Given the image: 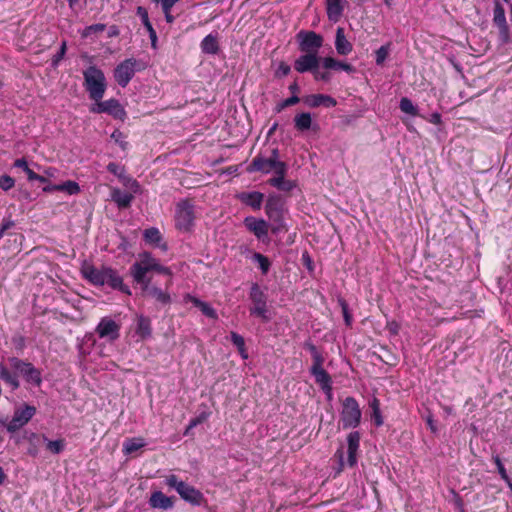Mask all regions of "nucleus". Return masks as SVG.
Instances as JSON below:
<instances>
[{
	"label": "nucleus",
	"instance_id": "obj_1",
	"mask_svg": "<svg viewBox=\"0 0 512 512\" xmlns=\"http://www.w3.org/2000/svg\"><path fill=\"white\" fill-rule=\"evenodd\" d=\"M82 273L85 279L96 286L108 285L112 289H117L126 293L131 294L128 286L123 284L121 276L116 270L109 267L97 268L92 265H87L82 269Z\"/></svg>",
	"mask_w": 512,
	"mask_h": 512
},
{
	"label": "nucleus",
	"instance_id": "obj_2",
	"mask_svg": "<svg viewBox=\"0 0 512 512\" xmlns=\"http://www.w3.org/2000/svg\"><path fill=\"white\" fill-rule=\"evenodd\" d=\"M83 78V86L89 98L93 101L102 100L107 89V81L103 71L95 65H91L83 71Z\"/></svg>",
	"mask_w": 512,
	"mask_h": 512
},
{
	"label": "nucleus",
	"instance_id": "obj_3",
	"mask_svg": "<svg viewBox=\"0 0 512 512\" xmlns=\"http://www.w3.org/2000/svg\"><path fill=\"white\" fill-rule=\"evenodd\" d=\"M164 482L170 489L175 490L181 499L192 506H201L205 502V497L200 490L179 479L175 474L167 475Z\"/></svg>",
	"mask_w": 512,
	"mask_h": 512
},
{
	"label": "nucleus",
	"instance_id": "obj_4",
	"mask_svg": "<svg viewBox=\"0 0 512 512\" xmlns=\"http://www.w3.org/2000/svg\"><path fill=\"white\" fill-rule=\"evenodd\" d=\"M196 219L195 205L188 199H182L175 205V228L182 232H191Z\"/></svg>",
	"mask_w": 512,
	"mask_h": 512
},
{
	"label": "nucleus",
	"instance_id": "obj_5",
	"mask_svg": "<svg viewBox=\"0 0 512 512\" xmlns=\"http://www.w3.org/2000/svg\"><path fill=\"white\" fill-rule=\"evenodd\" d=\"M278 149H273L272 155L269 158L263 156H256L248 167V172H261L263 174H269L273 172L277 174H286L287 164L279 159Z\"/></svg>",
	"mask_w": 512,
	"mask_h": 512
},
{
	"label": "nucleus",
	"instance_id": "obj_6",
	"mask_svg": "<svg viewBox=\"0 0 512 512\" xmlns=\"http://www.w3.org/2000/svg\"><path fill=\"white\" fill-rule=\"evenodd\" d=\"M362 412L357 400L354 397H346L342 402L340 422L343 429H354L361 422Z\"/></svg>",
	"mask_w": 512,
	"mask_h": 512
},
{
	"label": "nucleus",
	"instance_id": "obj_7",
	"mask_svg": "<svg viewBox=\"0 0 512 512\" xmlns=\"http://www.w3.org/2000/svg\"><path fill=\"white\" fill-rule=\"evenodd\" d=\"M139 62L134 58H128L120 62L114 69V78L119 86L125 88L139 71Z\"/></svg>",
	"mask_w": 512,
	"mask_h": 512
},
{
	"label": "nucleus",
	"instance_id": "obj_8",
	"mask_svg": "<svg viewBox=\"0 0 512 512\" xmlns=\"http://www.w3.org/2000/svg\"><path fill=\"white\" fill-rule=\"evenodd\" d=\"M296 39L299 50L303 53L317 54L323 45V37L314 31L301 30L297 33Z\"/></svg>",
	"mask_w": 512,
	"mask_h": 512
},
{
	"label": "nucleus",
	"instance_id": "obj_9",
	"mask_svg": "<svg viewBox=\"0 0 512 512\" xmlns=\"http://www.w3.org/2000/svg\"><path fill=\"white\" fill-rule=\"evenodd\" d=\"M36 414V408L32 405L24 404L15 409L12 419L6 424V429L14 433L24 427Z\"/></svg>",
	"mask_w": 512,
	"mask_h": 512
},
{
	"label": "nucleus",
	"instance_id": "obj_10",
	"mask_svg": "<svg viewBox=\"0 0 512 512\" xmlns=\"http://www.w3.org/2000/svg\"><path fill=\"white\" fill-rule=\"evenodd\" d=\"M9 362L11 367L21 374L28 383L40 386L42 382L41 373L31 363L25 362L16 357L10 358Z\"/></svg>",
	"mask_w": 512,
	"mask_h": 512
},
{
	"label": "nucleus",
	"instance_id": "obj_11",
	"mask_svg": "<svg viewBox=\"0 0 512 512\" xmlns=\"http://www.w3.org/2000/svg\"><path fill=\"white\" fill-rule=\"evenodd\" d=\"M91 106L92 113H107L115 119L124 120L126 111L117 99H108L106 101L98 100Z\"/></svg>",
	"mask_w": 512,
	"mask_h": 512
},
{
	"label": "nucleus",
	"instance_id": "obj_12",
	"mask_svg": "<svg viewBox=\"0 0 512 512\" xmlns=\"http://www.w3.org/2000/svg\"><path fill=\"white\" fill-rule=\"evenodd\" d=\"M250 299L253 307L250 309L252 315H256L264 321H268L267 297L258 284H253L250 289Z\"/></svg>",
	"mask_w": 512,
	"mask_h": 512
},
{
	"label": "nucleus",
	"instance_id": "obj_13",
	"mask_svg": "<svg viewBox=\"0 0 512 512\" xmlns=\"http://www.w3.org/2000/svg\"><path fill=\"white\" fill-rule=\"evenodd\" d=\"M493 25L497 27L501 44L510 41V30L506 20L505 10L499 1H495L493 8Z\"/></svg>",
	"mask_w": 512,
	"mask_h": 512
},
{
	"label": "nucleus",
	"instance_id": "obj_14",
	"mask_svg": "<svg viewBox=\"0 0 512 512\" xmlns=\"http://www.w3.org/2000/svg\"><path fill=\"white\" fill-rule=\"evenodd\" d=\"M95 331L99 338L113 342L119 338L120 324L110 317H103L96 326Z\"/></svg>",
	"mask_w": 512,
	"mask_h": 512
},
{
	"label": "nucleus",
	"instance_id": "obj_15",
	"mask_svg": "<svg viewBox=\"0 0 512 512\" xmlns=\"http://www.w3.org/2000/svg\"><path fill=\"white\" fill-rule=\"evenodd\" d=\"M319 57L315 53H304L300 55L294 62V69L298 73H306L314 71L319 67Z\"/></svg>",
	"mask_w": 512,
	"mask_h": 512
},
{
	"label": "nucleus",
	"instance_id": "obj_16",
	"mask_svg": "<svg viewBox=\"0 0 512 512\" xmlns=\"http://www.w3.org/2000/svg\"><path fill=\"white\" fill-rule=\"evenodd\" d=\"M360 433L358 431L350 432L347 436V461L349 467L357 464V453L360 447Z\"/></svg>",
	"mask_w": 512,
	"mask_h": 512
},
{
	"label": "nucleus",
	"instance_id": "obj_17",
	"mask_svg": "<svg viewBox=\"0 0 512 512\" xmlns=\"http://www.w3.org/2000/svg\"><path fill=\"white\" fill-rule=\"evenodd\" d=\"M310 373L314 377L315 382L321 387V389L328 396V398H331L332 380L330 375L325 371V369H310Z\"/></svg>",
	"mask_w": 512,
	"mask_h": 512
},
{
	"label": "nucleus",
	"instance_id": "obj_18",
	"mask_svg": "<svg viewBox=\"0 0 512 512\" xmlns=\"http://www.w3.org/2000/svg\"><path fill=\"white\" fill-rule=\"evenodd\" d=\"M246 227L258 238L262 239L268 235V223L263 219L246 217L244 221Z\"/></svg>",
	"mask_w": 512,
	"mask_h": 512
},
{
	"label": "nucleus",
	"instance_id": "obj_19",
	"mask_svg": "<svg viewBox=\"0 0 512 512\" xmlns=\"http://www.w3.org/2000/svg\"><path fill=\"white\" fill-rule=\"evenodd\" d=\"M143 238L149 245L158 247L164 252L168 250V245L163 242L162 234L156 227L145 229L143 232Z\"/></svg>",
	"mask_w": 512,
	"mask_h": 512
},
{
	"label": "nucleus",
	"instance_id": "obj_20",
	"mask_svg": "<svg viewBox=\"0 0 512 512\" xmlns=\"http://www.w3.org/2000/svg\"><path fill=\"white\" fill-rule=\"evenodd\" d=\"M304 103L311 108L319 106L334 107L337 105V101L333 97L325 94L308 95L304 98Z\"/></svg>",
	"mask_w": 512,
	"mask_h": 512
},
{
	"label": "nucleus",
	"instance_id": "obj_21",
	"mask_svg": "<svg viewBox=\"0 0 512 512\" xmlns=\"http://www.w3.org/2000/svg\"><path fill=\"white\" fill-rule=\"evenodd\" d=\"M149 505L152 508L169 510L174 506V502L171 497L166 496L163 492L155 491L149 498Z\"/></svg>",
	"mask_w": 512,
	"mask_h": 512
},
{
	"label": "nucleus",
	"instance_id": "obj_22",
	"mask_svg": "<svg viewBox=\"0 0 512 512\" xmlns=\"http://www.w3.org/2000/svg\"><path fill=\"white\" fill-rule=\"evenodd\" d=\"M150 272L148 268L143 265L139 260L135 262L130 268V274L134 281L142 285V289H148L150 281L146 279V274Z\"/></svg>",
	"mask_w": 512,
	"mask_h": 512
},
{
	"label": "nucleus",
	"instance_id": "obj_23",
	"mask_svg": "<svg viewBox=\"0 0 512 512\" xmlns=\"http://www.w3.org/2000/svg\"><path fill=\"white\" fill-rule=\"evenodd\" d=\"M238 199L247 206H250L254 210H259L262 206L264 195L260 192H242L238 196Z\"/></svg>",
	"mask_w": 512,
	"mask_h": 512
},
{
	"label": "nucleus",
	"instance_id": "obj_24",
	"mask_svg": "<svg viewBox=\"0 0 512 512\" xmlns=\"http://www.w3.org/2000/svg\"><path fill=\"white\" fill-rule=\"evenodd\" d=\"M335 48L339 55H348L351 53L353 46L352 44L347 40L344 29L342 27H338L336 30V37H335Z\"/></svg>",
	"mask_w": 512,
	"mask_h": 512
},
{
	"label": "nucleus",
	"instance_id": "obj_25",
	"mask_svg": "<svg viewBox=\"0 0 512 512\" xmlns=\"http://www.w3.org/2000/svg\"><path fill=\"white\" fill-rule=\"evenodd\" d=\"M185 301L191 302L195 307L199 308L205 316H207L211 319H217L218 315H217L216 310L212 306H210L207 302H204L190 294H187L185 296Z\"/></svg>",
	"mask_w": 512,
	"mask_h": 512
},
{
	"label": "nucleus",
	"instance_id": "obj_26",
	"mask_svg": "<svg viewBox=\"0 0 512 512\" xmlns=\"http://www.w3.org/2000/svg\"><path fill=\"white\" fill-rule=\"evenodd\" d=\"M204 54L215 55L219 51L218 34L210 33L203 38L200 44Z\"/></svg>",
	"mask_w": 512,
	"mask_h": 512
},
{
	"label": "nucleus",
	"instance_id": "obj_27",
	"mask_svg": "<svg viewBox=\"0 0 512 512\" xmlns=\"http://www.w3.org/2000/svg\"><path fill=\"white\" fill-rule=\"evenodd\" d=\"M321 64L322 67L327 70H343L347 73H353L355 71L352 65L338 61L333 57H324Z\"/></svg>",
	"mask_w": 512,
	"mask_h": 512
},
{
	"label": "nucleus",
	"instance_id": "obj_28",
	"mask_svg": "<svg viewBox=\"0 0 512 512\" xmlns=\"http://www.w3.org/2000/svg\"><path fill=\"white\" fill-rule=\"evenodd\" d=\"M285 175L286 174H277L269 179L268 183L278 190L285 192L291 191L296 187V183L291 180H286Z\"/></svg>",
	"mask_w": 512,
	"mask_h": 512
},
{
	"label": "nucleus",
	"instance_id": "obj_29",
	"mask_svg": "<svg viewBox=\"0 0 512 512\" xmlns=\"http://www.w3.org/2000/svg\"><path fill=\"white\" fill-rule=\"evenodd\" d=\"M327 16L332 22H337L342 16L343 5L341 0H327Z\"/></svg>",
	"mask_w": 512,
	"mask_h": 512
},
{
	"label": "nucleus",
	"instance_id": "obj_30",
	"mask_svg": "<svg viewBox=\"0 0 512 512\" xmlns=\"http://www.w3.org/2000/svg\"><path fill=\"white\" fill-rule=\"evenodd\" d=\"M312 123V116L308 112L296 114L294 117L295 129L301 133L309 130L312 127Z\"/></svg>",
	"mask_w": 512,
	"mask_h": 512
},
{
	"label": "nucleus",
	"instance_id": "obj_31",
	"mask_svg": "<svg viewBox=\"0 0 512 512\" xmlns=\"http://www.w3.org/2000/svg\"><path fill=\"white\" fill-rule=\"evenodd\" d=\"M111 199L114 201L119 208H127L130 206L133 196L130 193L123 192L118 188H114L111 191Z\"/></svg>",
	"mask_w": 512,
	"mask_h": 512
},
{
	"label": "nucleus",
	"instance_id": "obj_32",
	"mask_svg": "<svg viewBox=\"0 0 512 512\" xmlns=\"http://www.w3.org/2000/svg\"><path fill=\"white\" fill-rule=\"evenodd\" d=\"M136 334L141 340L149 338L152 334L151 321L149 318L140 315L137 319Z\"/></svg>",
	"mask_w": 512,
	"mask_h": 512
},
{
	"label": "nucleus",
	"instance_id": "obj_33",
	"mask_svg": "<svg viewBox=\"0 0 512 512\" xmlns=\"http://www.w3.org/2000/svg\"><path fill=\"white\" fill-rule=\"evenodd\" d=\"M143 291L147 292L149 296L161 304H168L171 301L169 293L156 286H150V283L148 284V289H143Z\"/></svg>",
	"mask_w": 512,
	"mask_h": 512
},
{
	"label": "nucleus",
	"instance_id": "obj_34",
	"mask_svg": "<svg viewBox=\"0 0 512 512\" xmlns=\"http://www.w3.org/2000/svg\"><path fill=\"white\" fill-rule=\"evenodd\" d=\"M145 445L146 442L142 437L129 438L123 443V452L128 455L143 448Z\"/></svg>",
	"mask_w": 512,
	"mask_h": 512
},
{
	"label": "nucleus",
	"instance_id": "obj_35",
	"mask_svg": "<svg viewBox=\"0 0 512 512\" xmlns=\"http://www.w3.org/2000/svg\"><path fill=\"white\" fill-rule=\"evenodd\" d=\"M43 441L46 444V449L52 454H60L64 451L66 442L64 439L50 440L47 436H42Z\"/></svg>",
	"mask_w": 512,
	"mask_h": 512
},
{
	"label": "nucleus",
	"instance_id": "obj_36",
	"mask_svg": "<svg viewBox=\"0 0 512 512\" xmlns=\"http://www.w3.org/2000/svg\"><path fill=\"white\" fill-rule=\"evenodd\" d=\"M399 107H400V110L405 114H408L411 116L418 115V107L416 105H414L413 102L407 97L401 98Z\"/></svg>",
	"mask_w": 512,
	"mask_h": 512
},
{
	"label": "nucleus",
	"instance_id": "obj_37",
	"mask_svg": "<svg viewBox=\"0 0 512 512\" xmlns=\"http://www.w3.org/2000/svg\"><path fill=\"white\" fill-rule=\"evenodd\" d=\"M59 191L65 192L68 195H76L80 192V186L77 182L68 180L58 184Z\"/></svg>",
	"mask_w": 512,
	"mask_h": 512
},
{
	"label": "nucleus",
	"instance_id": "obj_38",
	"mask_svg": "<svg viewBox=\"0 0 512 512\" xmlns=\"http://www.w3.org/2000/svg\"><path fill=\"white\" fill-rule=\"evenodd\" d=\"M139 261L145 265L149 271H153L158 260L150 252H142L138 256Z\"/></svg>",
	"mask_w": 512,
	"mask_h": 512
},
{
	"label": "nucleus",
	"instance_id": "obj_39",
	"mask_svg": "<svg viewBox=\"0 0 512 512\" xmlns=\"http://www.w3.org/2000/svg\"><path fill=\"white\" fill-rule=\"evenodd\" d=\"M252 259L259 265L262 273L267 274L270 268V262L268 258L260 253H254Z\"/></svg>",
	"mask_w": 512,
	"mask_h": 512
},
{
	"label": "nucleus",
	"instance_id": "obj_40",
	"mask_svg": "<svg viewBox=\"0 0 512 512\" xmlns=\"http://www.w3.org/2000/svg\"><path fill=\"white\" fill-rule=\"evenodd\" d=\"M107 170L114 174L116 177H118L120 180L125 181L127 179L125 168L122 165H119L117 163L111 162L107 166Z\"/></svg>",
	"mask_w": 512,
	"mask_h": 512
},
{
	"label": "nucleus",
	"instance_id": "obj_41",
	"mask_svg": "<svg viewBox=\"0 0 512 512\" xmlns=\"http://www.w3.org/2000/svg\"><path fill=\"white\" fill-rule=\"evenodd\" d=\"M493 460L497 466L498 473L500 474L501 478L512 488V480L507 474V471L498 455H495L493 457Z\"/></svg>",
	"mask_w": 512,
	"mask_h": 512
},
{
	"label": "nucleus",
	"instance_id": "obj_42",
	"mask_svg": "<svg viewBox=\"0 0 512 512\" xmlns=\"http://www.w3.org/2000/svg\"><path fill=\"white\" fill-rule=\"evenodd\" d=\"M390 53V44L382 45L379 49L375 52V61L377 65H382L385 60L387 59L388 55Z\"/></svg>",
	"mask_w": 512,
	"mask_h": 512
},
{
	"label": "nucleus",
	"instance_id": "obj_43",
	"mask_svg": "<svg viewBox=\"0 0 512 512\" xmlns=\"http://www.w3.org/2000/svg\"><path fill=\"white\" fill-rule=\"evenodd\" d=\"M106 29L105 24H93L90 26H87L81 33L83 38H88L92 34L103 32Z\"/></svg>",
	"mask_w": 512,
	"mask_h": 512
},
{
	"label": "nucleus",
	"instance_id": "obj_44",
	"mask_svg": "<svg viewBox=\"0 0 512 512\" xmlns=\"http://www.w3.org/2000/svg\"><path fill=\"white\" fill-rule=\"evenodd\" d=\"M136 14L137 16L140 18L143 26L147 29L148 27H151L152 24L149 20V15H148V11L146 8L142 7V6H138L137 9H136Z\"/></svg>",
	"mask_w": 512,
	"mask_h": 512
},
{
	"label": "nucleus",
	"instance_id": "obj_45",
	"mask_svg": "<svg viewBox=\"0 0 512 512\" xmlns=\"http://www.w3.org/2000/svg\"><path fill=\"white\" fill-rule=\"evenodd\" d=\"M5 383H7L13 390L17 389L20 385L18 378L16 375L10 373L8 370L1 378Z\"/></svg>",
	"mask_w": 512,
	"mask_h": 512
},
{
	"label": "nucleus",
	"instance_id": "obj_46",
	"mask_svg": "<svg viewBox=\"0 0 512 512\" xmlns=\"http://www.w3.org/2000/svg\"><path fill=\"white\" fill-rule=\"evenodd\" d=\"M66 50H67V44H66V41H63L61 43L59 51L52 58V65L54 67H57L59 62L64 58V56L66 54Z\"/></svg>",
	"mask_w": 512,
	"mask_h": 512
},
{
	"label": "nucleus",
	"instance_id": "obj_47",
	"mask_svg": "<svg viewBox=\"0 0 512 512\" xmlns=\"http://www.w3.org/2000/svg\"><path fill=\"white\" fill-rule=\"evenodd\" d=\"M111 138L123 149L127 148L128 143L125 141V136L120 130H115L111 134Z\"/></svg>",
	"mask_w": 512,
	"mask_h": 512
},
{
	"label": "nucleus",
	"instance_id": "obj_48",
	"mask_svg": "<svg viewBox=\"0 0 512 512\" xmlns=\"http://www.w3.org/2000/svg\"><path fill=\"white\" fill-rule=\"evenodd\" d=\"M15 185V181L12 177L8 175H3L0 177V188H2L4 191H8L11 188H13Z\"/></svg>",
	"mask_w": 512,
	"mask_h": 512
},
{
	"label": "nucleus",
	"instance_id": "obj_49",
	"mask_svg": "<svg viewBox=\"0 0 512 512\" xmlns=\"http://www.w3.org/2000/svg\"><path fill=\"white\" fill-rule=\"evenodd\" d=\"M230 338L231 342L236 346L237 349L245 346V340L240 334L236 332H231Z\"/></svg>",
	"mask_w": 512,
	"mask_h": 512
},
{
	"label": "nucleus",
	"instance_id": "obj_50",
	"mask_svg": "<svg viewBox=\"0 0 512 512\" xmlns=\"http://www.w3.org/2000/svg\"><path fill=\"white\" fill-rule=\"evenodd\" d=\"M312 359H313V364H312L310 369H320V368H323V364L325 362V358H324V356L322 355L321 352H319L318 354L313 356Z\"/></svg>",
	"mask_w": 512,
	"mask_h": 512
},
{
	"label": "nucleus",
	"instance_id": "obj_51",
	"mask_svg": "<svg viewBox=\"0 0 512 512\" xmlns=\"http://www.w3.org/2000/svg\"><path fill=\"white\" fill-rule=\"evenodd\" d=\"M314 79L317 81L328 82L331 79V75L329 72H322L319 70V67L313 73Z\"/></svg>",
	"mask_w": 512,
	"mask_h": 512
},
{
	"label": "nucleus",
	"instance_id": "obj_52",
	"mask_svg": "<svg viewBox=\"0 0 512 512\" xmlns=\"http://www.w3.org/2000/svg\"><path fill=\"white\" fill-rule=\"evenodd\" d=\"M14 226V222L10 219H4L0 225V240L3 238L5 232Z\"/></svg>",
	"mask_w": 512,
	"mask_h": 512
},
{
	"label": "nucleus",
	"instance_id": "obj_53",
	"mask_svg": "<svg viewBox=\"0 0 512 512\" xmlns=\"http://www.w3.org/2000/svg\"><path fill=\"white\" fill-rule=\"evenodd\" d=\"M291 68L288 64L281 62L276 70L277 76H286L290 73Z\"/></svg>",
	"mask_w": 512,
	"mask_h": 512
},
{
	"label": "nucleus",
	"instance_id": "obj_54",
	"mask_svg": "<svg viewBox=\"0 0 512 512\" xmlns=\"http://www.w3.org/2000/svg\"><path fill=\"white\" fill-rule=\"evenodd\" d=\"M298 102H299V97L298 96H295V95L291 96V97H289V98H287L286 100L283 101V103L279 107L278 111H280L284 107L295 105Z\"/></svg>",
	"mask_w": 512,
	"mask_h": 512
},
{
	"label": "nucleus",
	"instance_id": "obj_55",
	"mask_svg": "<svg viewBox=\"0 0 512 512\" xmlns=\"http://www.w3.org/2000/svg\"><path fill=\"white\" fill-rule=\"evenodd\" d=\"M372 418L377 427L383 425V417L380 410L372 411Z\"/></svg>",
	"mask_w": 512,
	"mask_h": 512
},
{
	"label": "nucleus",
	"instance_id": "obj_56",
	"mask_svg": "<svg viewBox=\"0 0 512 512\" xmlns=\"http://www.w3.org/2000/svg\"><path fill=\"white\" fill-rule=\"evenodd\" d=\"M153 271H156L158 273H162V274H165V275H169V276L172 274L170 268L161 265L159 263V261L156 263L155 268H154Z\"/></svg>",
	"mask_w": 512,
	"mask_h": 512
},
{
	"label": "nucleus",
	"instance_id": "obj_57",
	"mask_svg": "<svg viewBox=\"0 0 512 512\" xmlns=\"http://www.w3.org/2000/svg\"><path fill=\"white\" fill-rule=\"evenodd\" d=\"M428 121L434 125H440L442 122V117L438 112H435L429 116Z\"/></svg>",
	"mask_w": 512,
	"mask_h": 512
},
{
	"label": "nucleus",
	"instance_id": "obj_58",
	"mask_svg": "<svg viewBox=\"0 0 512 512\" xmlns=\"http://www.w3.org/2000/svg\"><path fill=\"white\" fill-rule=\"evenodd\" d=\"M14 166L17 167V168H21L24 171L29 167L27 161L25 160V158L16 159L15 162H14Z\"/></svg>",
	"mask_w": 512,
	"mask_h": 512
},
{
	"label": "nucleus",
	"instance_id": "obj_59",
	"mask_svg": "<svg viewBox=\"0 0 512 512\" xmlns=\"http://www.w3.org/2000/svg\"><path fill=\"white\" fill-rule=\"evenodd\" d=\"M54 191H59L58 184L47 183V185L43 187V192L45 193H51Z\"/></svg>",
	"mask_w": 512,
	"mask_h": 512
},
{
	"label": "nucleus",
	"instance_id": "obj_60",
	"mask_svg": "<svg viewBox=\"0 0 512 512\" xmlns=\"http://www.w3.org/2000/svg\"><path fill=\"white\" fill-rule=\"evenodd\" d=\"M25 173L27 174V178L30 181H35L37 178V175H38L33 170H31L29 167L25 170Z\"/></svg>",
	"mask_w": 512,
	"mask_h": 512
},
{
	"label": "nucleus",
	"instance_id": "obj_61",
	"mask_svg": "<svg viewBox=\"0 0 512 512\" xmlns=\"http://www.w3.org/2000/svg\"><path fill=\"white\" fill-rule=\"evenodd\" d=\"M306 347L307 349L309 350V352L311 353V356H315L316 354H318L320 351L317 349V347L312 344V343H307L306 344Z\"/></svg>",
	"mask_w": 512,
	"mask_h": 512
},
{
	"label": "nucleus",
	"instance_id": "obj_62",
	"mask_svg": "<svg viewBox=\"0 0 512 512\" xmlns=\"http://www.w3.org/2000/svg\"><path fill=\"white\" fill-rule=\"evenodd\" d=\"M163 13L165 15V20L167 23H173L174 22V16L171 14V10H163Z\"/></svg>",
	"mask_w": 512,
	"mask_h": 512
},
{
	"label": "nucleus",
	"instance_id": "obj_63",
	"mask_svg": "<svg viewBox=\"0 0 512 512\" xmlns=\"http://www.w3.org/2000/svg\"><path fill=\"white\" fill-rule=\"evenodd\" d=\"M146 30H147V32H148V34H149V38H150V40H151V41H152V40H158V38H157V34H156V31H155V29L153 28V26L148 27Z\"/></svg>",
	"mask_w": 512,
	"mask_h": 512
},
{
	"label": "nucleus",
	"instance_id": "obj_64",
	"mask_svg": "<svg viewBox=\"0 0 512 512\" xmlns=\"http://www.w3.org/2000/svg\"><path fill=\"white\" fill-rule=\"evenodd\" d=\"M370 407L372 409V411H376V410H380V403H379V400L374 398L371 402H370Z\"/></svg>",
	"mask_w": 512,
	"mask_h": 512
}]
</instances>
